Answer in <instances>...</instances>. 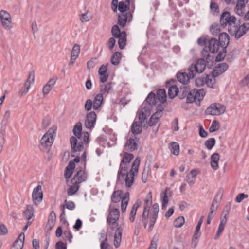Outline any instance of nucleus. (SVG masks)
Segmentation results:
<instances>
[{
	"label": "nucleus",
	"instance_id": "nucleus-59",
	"mask_svg": "<svg viewBox=\"0 0 249 249\" xmlns=\"http://www.w3.org/2000/svg\"><path fill=\"white\" fill-rule=\"evenodd\" d=\"M111 32L112 36L115 38L118 36L119 34L121 33V32H120V30L117 25H114L112 27Z\"/></svg>",
	"mask_w": 249,
	"mask_h": 249
},
{
	"label": "nucleus",
	"instance_id": "nucleus-13",
	"mask_svg": "<svg viewBox=\"0 0 249 249\" xmlns=\"http://www.w3.org/2000/svg\"><path fill=\"white\" fill-rule=\"evenodd\" d=\"M226 208L227 210H224L222 212V216L220 218V224L219 225L216 234L214 238L215 240H217L219 238L221 233L224 231L225 226L227 223V216L229 214V210L230 209V207H228L227 206H226Z\"/></svg>",
	"mask_w": 249,
	"mask_h": 249
},
{
	"label": "nucleus",
	"instance_id": "nucleus-25",
	"mask_svg": "<svg viewBox=\"0 0 249 249\" xmlns=\"http://www.w3.org/2000/svg\"><path fill=\"white\" fill-rule=\"evenodd\" d=\"M249 0H237L236 5L234 8V12L239 16L243 14V11L245 9L246 4Z\"/></svg>",
	"mask_w": 249,
	"mask_h": 249
},
{
	"label": "nucleus",
	"instance_id": "nucleus-61",
	"mask_svg": "<svg viewBox=\"0 0 249 249\" xmlns=\"http://www.w3.org/2000/svg\"><path fill=\"white\" fill-rule=\"evenodd\" d=\"M210 9L213 14L219 12L218 6L215 2H211L210 4Z\"/></svg>",
	"mask_w": 249,
	"mask_h": 249
},
{
	"label": "nucleus",
	"instance_id": "nucleus-7",
	"mask_svg": "<svg viewBox=\"0 0 249 249\" xmlns=\"http://www.w3.org/2000/svg\"><path fill=\"white\" fill-rule=\"evenodd\" d=\"M122 193L121 190L114 191L111 196V200L113 203H117L121 200V210L124 213L126 211L129 200V193L126 192L121 197Z\"/></svg>",
	"mask_w": 249,
	"mask_h": 249
},
{
	"label": "nucleus",
	"instance_id": "nucleus-41",
	"mask_svg": "<svg viewBox=\"0 0 249 249\" xmlns=\"http://www.w3.org/2000/svg\"><path fill=\"white\" fill-rule=\"evenodd\" d=\"M65 205H61L60 206V209L62 211V214H65L64 208L66 207L67 209L70 210H73L75 208V205L73 201H68L65 200L64 201Z\"/></svg>",
	"mask_w": 249,
	"mask_h": 249
},
{
	"label": "nucleus",
	"instance_id": "nucleus-32",
	"mask_svg": "<svg viewBox=\"0 0 249 249\" xmlns=\"http://www.w3.org/2000/svg\"><path fill=\"white\" fill-rule=\"evenodd\" d=\"M126 150L133 151L137 148L136 141L134 138H130L127 140L124 145Z\"/></svg>",
	"mask_w": 249,
	"mask_h": 249
},
{
	"label": "nucleus",
	"instance_id": "nucleus-5",
	"mask_svg": "<svg viewBox=\"0 0 249 249\" xmlns=\"http://www.w3.org/2000/svg\"><path fill=\"white\" fill-rule=\"evenodd\" d=\"M219 47V41L215 38L208 39L206 42V46L201 51L202 57L205 58L207 61H212L213 56H212L209 52L214 53L218 51Z\"/></svg>",
	"mask_w": 249,
	"mask_h": 249
},
{
	"label": "nucleus",
	"instance_id": "nucleus-42",
	"mask_svg": "<svg viewBox=\"0 0 249 249\" xmlns=\"http://www.w3.org/2000/svg\"><path fill=\"white\" fill-rule=\"evenodd\" d=\"M73 133L77 139L80 140L82 137V124L81 123H77L73 129Z\"/></svg>",
	"mask_w": 249,
	"mask_h": 249
},
{
	"label": "nucleus",
	"instance_id": "nucleus-60",
	"mask_svg": "<svg viewBox=\"0 0 249 249\" xmlns=\"http://www.w3.org/2000/svg\"><path fill=\"white\" fill-rule=\"evenodd\" d=\"M93 108V103L91 99H88L85 104V108L87 111H89Z\"/></svg>",
	"mask_w": 249,
	"mask_h": 249
},
{
	"label": "nucleus",
	"instance_id": "nucleus-49",
	"mask_svg": "<svg viewBox=\"0 0 249 249\" xmlns=\"http://www.w3.org/2000/svg\"><path fill=\"white\" fill-rule=\"evenodd\" d=\"M210 31L213 35L217 36L220 34V26L217 23H213L212 25Z\"/></svg>",
	"mask_w": 249,
	"mask_h": 249
},
{
	"label": "nucleus",
	"instance_id": "nucleus-57",
	"mask_svg": "<svg viewBox=\"0 0 249 249\" xmlns=\"http://www.w3.org/2000/svg\"><path fill=\"white\" fill-rule=\"evenodd\" d=\"M172 154L174 155H178L179 153V145L177 142H172Z\"/></svg>",
	"mask_w": 249,
	"mask_h": 249
},
{
	"label": "nucleus",
	"instance_id": "nucleus-27",
	"mask_svg": "<svg viewBox=\"0 0 249 249\" xmlns=\"http://www.w3.org/2000/svg\"><path fill=\"white\" fill-rule=\"evenodd\" d=\"M56 80V77H53L49 80L48 83L44 86L42 90L44 95H46L49 93L55 84Z\"/></svg>",
	"mask_w": 249,
	"mask_h": 249
},
{
	"label": "nucleus",
	"instance_id": "nucleus-22",
	"mask_svg": "<svg viewBox=\"0 0 249 249\" xmlns=\"http://www.w3.org/2000/svg\"><path fill=\"white\" fill-rule=\"evenodd\" d=\"M172 99L177 96H178L180 99H183L187 95V91H186L185 87L181 88L179 90L176 85H172Z\"/></svg>",
	"mask_w": 249,
	"mask_h": 249
},
{
	"label": "nucleus",
	"instance_id": "nucleus-34",
	"mask_svg": "<svg viewBox=\"0 0 249 249\" xmlns=\"http://www.w3.org/2000/svg\"><path fill=\"white\" fill-rule=\"evenodd\" d=\"M220 156L218 153H214L211 157V166L214 170L218 168V161Z\"/></svg>",
	"mask_w": 249,
	"mask_h": 249
},
{
	"label": "nucleus",
	"instance_id": "nucleus-20",
	"mask_svg": "<svg viewBox=\"0 0 249 249\" xmlns=\"http://www.w3.org/2000/svg\"><path fill=\"white\" fill-rule=\"evenodd\" d=\"M96 114L94 112H90L87 114L85 121V126L88 129H92L96 121Z\"/></svg>",
	"mask_w": 249,
	"mask_h": 249
},
{
	"label": "nucleus",
	"instance_id": "nucleus-33",
	"mask_svg": "<svg viewBox=\"0 0 249 249\" xmlns=\"http://www.w3.org/2000/svg\"><path fill=\"white\" fill-rule=\"evenodd\" d=\"M80 51V46L77 44H75L72 49L71 56V63H74L75 60L78 57Z\"/></svg>",
	"mask_w": 249,
	"mask_h": 249
},
{
	"label": "nucleus",
	"instance_id": "nucleus-9",
	"mask_svg": "<svg viewBox=\"0 0 249 249\" xmlns=\"http://www.w3.org/2000/svg\"><path fill=\"white\" fill-rule=\"evenodd\" d=\"M236 23V18L229 12L225 11L222 13L220 18V25L223 27L228 26V30L233 27Z\"/></svg>",
	"mask_w": 249,
	"mask_h": 249
},
{
	"label": "nucleus",
	"instance_id": "nucleus-52",
	"mask_svg": "<svg viewBox=\"0 0 249 249\" xmlns=\"http://www.w3.org/2000/svg\"><path fill=\"white\" fill-rule=\"evenodd\" d=\"M185 220L183 216L177 217L174 221V225L177 228L181 227L184 223Z\"/></svg>",
	"mask_w": 249,
	"mask_h": 249
},
{
	"label": "nucleus",
	"instance_id": "nucleus-31",
	"mask_svg": "<svg viewBox=\"0 0 249 249\" xmlns=\"http://www.w3.org/2000/svg\"><path fill=\"white\" fill-rule=\"evenodd\" d=\"M139 122H134L131 125V131L134 134H139L142 131V124L144 121L141 122L139 119Z\"/></svg>",
	"mask_w": 249,
	"mask_h": 249
},
{
	"label": "nucleus",
	"instance_id": "nucleus-23",
	"mask_svg": "<svg viewBox=\"0 0 249 249\" xmlns=\"http://www.w3.org/2000/svg\"><path fill=\"white\" fill-rule=\"evenodd\" d=\"M228 68V65L225 63H222L215 67L213 71L212 75L213 77H218L224 72Z\"/></svg>",
	"mask_w": 249,
	"mask_h": 249
},
{
	"label": "nucleus",
	"instance_id": "nucleus-30",
	"mask_svg": "<svg viewBox=\"0 0 249 249\" xmlns=\"http://www.w3.org/2000/svg\"><path fill=\"white\" fill-rule=\"evenodd\" d=\"M107 66L102 65L99 69L98 73L100 75V80L102 83L106 82L108 78V74L107 73Z\"/></svg>",
	"mask_w": 249,
	"mask_h": 249
},
{
	"label": "nucleus",
	"instance_id": "nucleus-14",
	"mask_svg": "<svg viewBox=\"0 0 249 249\" xmlns=\"http://www.w3.org/2000/svg\"><path fill=\"white\" fill-rule=\"evenodd\" d=\"M0 18L2 27L6 30H9L12 27L11 18L10 14L5 10L0 11Z\"/></svg>",
	"mask_w": 249,
	"mask_h": 249
},
{
	"label": "nucleus",
	"instance_id": "nucleus-47",
	"mask_svg": "<svg viewBox=\"0 0 249 249\" xmlns=\"http://www.w3.org/2000/svg\"><path fill=\"white\" fill-rule=\"evenodd\" d=\"M121 58V53H120L118 52L114 53L111 59V63L114 65H118L120 62Z\"/></svg>",
	"mask_w": 249,
	"mask_h": 249
},
{
	"label": "nucleus",
	"instance_id": "nucleus-39",
	"mask_svg": "<svg viewBox=\"0 0 249 249\" xmlns=\"http://www.w3.org/2000/svg\"><path fill=\"white\" fill-rule=\"evenodd\" d=\"M152 194L151 192H150L145 196L143 206V211L149 212L150 206L152 204Z\"/></svg>",
	"mask_w": 249,
	"mask_h": 249
},
{
	"label": "nucleus",
	"instance_id": "nucleus-50",
	"mask_svg": "<svg viewBox=\"0 0 249 249\" xmlns=\"http://www.w3.org/2000/svg\"><path fill=\"white\" fill-rule=\"evenodd\" d=\"M196 93V89L191 90L187 95V101L188 103L195 102V96Z\"/></svg>",
	"mask_w": 249,
	"mask_h": 249
},
{
	"label": "nucleus",
	"instance_id": "nucleus-10",
	"mask_svg": "<svg viewBox=\"0 0 249 249\" xmlns=\"http://www.w3.org/2000/svg\"><path fill=\"white\" fill-rule=\"evenodd\" d=\"M120 217V212L117 208H111L109 209V213L107 218V223L112 230L118 227L117 221Z\"/></svg>",
	"mask_w": 249,
	"mask_h": 249
},
{
	"label": "nucleus",
	"instance_id": "nucleus-64",
	"mask_svg": "<svg viewBox=\"0 0 249 249\" xmlns=\"http://www.w3.org/2000/svg\"><path fill=\"white\" fill-rule=\"evenodd\" d=\"M248 197V195L244 194V193H241L237 196L235 198V201L238 203H240L244 199L247 198Z\"/></svg>",
	"mask_w": 249,
	"mask_h": 249
},
{
	"label": "nucleus",
	"instance_id": "nucleus-24",
	"mask_svg": "<svg viewBox=\"0 0 249 249\" xmlns=\"http://www.w3.org/2000/svg\"><path fill=\"white\" fill-rule=\"evenodd\" d=\"M24 234L23 232H22L14 242L10 249H22L24 245Z\"/></svg>",
	"mask_w": 249,
	"mask_h": 249
},
{
	"label": "nucleus",
	"instance_id": "nucleus-12",
	"mask_svg": "<svg viewBox=\"0 0 249 249\" xmlns=\"http://www.w3.org/2000/svg\"><path fill=\"white\" fill-rule=\"evenodd\" d=\"M225 107L220 103L212 104L206 110L205 113L211 115H220L225 111Z\"/></svg>",
	"mask_w": 249,
	"mask_h": 249
},
{
	"label": "nucleus",
	"instance_id": "nucleus-4",
	"mask_svg": "<svg viewBox=\"0 0 249 249\" xmlns=\"http://www.w3.org/2000/svg\"><path fill=\"white\" fill-rule=\"evenodd\" d=\"M56 126L53 125L42 136L39 144V148L41 151H48L52 146L56 137Z\"/></svg>",
	"mask_w": 249,
	"mask_h": 249
},
{
	"label": "nucleus",
	"instance_id": "nucleus-19",
	"mask_svg": "<svg viewBox=\"0 0 249 249\" xmlns=\"http://www.w3.org/2000/svg\"><path fill=\"white\" fill-rule=\"evenodd\" d=\"M80 162V158L76 156L73 160V161H71L65 170L64 176L66 179H69L73 173V170L75 167V163H79Z\"/></svg>",
	"mask_w": 249,
	"mask_h": 249
},
{
	"label": "nucleus",
	"instance_id": "nucleus-43",
	"mask_svg": "<svg viewBox=\"0 0 249 249\" xmlns=\"http://www.w3.org/2000/svg\"><path fill=\"white\" fill-rule=\"evenodd\" d=\"M34 214V208L31 205L27 206L26 209L24 211L23 213V216L28 220L30 219Z\"/></svg>",
	"mask_w": 249,
	"mask_h": 249
},
{
	"label": "nucleus",
	"instance_id": "nucleus-15",
	"mask_svg": "<svg viewBox=\"0 0 249 249\" xmlns=\"http://www.w3.org/2000/svg\"><path fill=\"white\" fill-rule=\"evenodd\" d=\"M32 196L34 204L37 206L43 199V193L41 185H38L34 189Z\"/></svg>",
	"mask_w": 249,
	"mask_h": 249
},
{
	"label": "nucleus",
	"instance_id": "nucleus-3",
	"mask_svg": "<svg viewBox=\"0 0 249 249\" xmlns=\"http://www.w3.org/2000/svg\"><path fill=\"white\" fill-rule=\"evenodd\" d=\"M129 0H123L118 3V10L120 14L118 16V23L123 27H124L126 22H130L132 18V13L126 11L129 9Z\"/></svg>",
	"mask_w": 249,
	"mask_h": 249
},
{
	"label": "nucleus",
	"instance_id": "nucleus-44",
	"mask_svg": "<svg viewBox=\"0 0 249 249\" xmlns=\"http://www.w3.org/2000/svg\"><path fill=\"white\" fill-rule=\"evenodd\" d=\"M196 96H195V102H198L202 100L204 95L206 94V91L203 89H196Z\"/></svg>",
	"mask_w": 249,
	"mask_h": 249
},
{
	"label": "nucleus",
	"instance_id": "nucleus-53",
	"mask_svg": "<svg viewBox=\"0 0 249 249\" xmlns=\"http://www.w3.org/2000/svg\"><path fill=\"white\" fill-rule=\"evenodd\" d=\"M55 222V214L54 212H52L50 214V218L48 221V225H49L50 229L54 225Z\"/></svg>",
	"mask_w": 249,
	"mask_h": 249
},
{
	"label": "nucleus",
	"instance_id": "nucleus-26",
	"mask_svg": "<svg viewBox=\"0 0 249 249\" xmlns=\"http://www.w3.org/2000/svg\"><path fill=\"white\" fill-rule=\"evenodd\" d=\"M113 91V86L112 83H107L101 86L100 93L102 96H106L108 94Z\"/></svg>",
	"mask_w": 249,
	"mask_h": 249
},
{
	"label": "nucleus",
	"instance_id": "nucleus-40",
	"mask_svg": "<svg viewBox=\"0 0 249 249\" xmlns=\"http://www.w3.org/2000/svg\"><path fill=\"white\" fill-rule=\"evenodd\" d=\"M104 97L101 94H98L94 98L93 103V109L94 110L98 109L102 104Z\"/></svg>",
	"mask_w": 249,
	"mask_h": 249
},
{
	"label": "nucleus",
	"instance_id": "nucleus-51",
	"mask_svg": "<svg viewBox=\"0 0 249 249\" xmlns=\"http://www.w3.org/2000/svg\"><path fill=\"white\" fill-rule=\"evenodd\" d=\"M31 87V85L28 83V81H26L24 86L22 87L20 89L19 94L20 96H24L26 95L28 92Z\"/></svg>",
	"mask_w": 249,
	"mask_h": 249
},
{
	"label": "nucleus",
	"instance_id": "nucleus-46",
	"mask_svg": "<svg viewBox=\"0 0 249 249\" xmlns=\"http://www.w3.org/2000/svg\"><path fill=\"white\" fill-rule=\"evenodd\" d=\"M72 185H71L68 190L67 193L69 196H71L74 195L79 190V186L77 183H72Z\"/></svg>",
	"mask_w": 249,
	"mask_h": 249
},
{
	"label": "nucleus",
	"instance_id": "nucleus-54",
	"mask_svg": "<svg viewBox=\"0 0 249 249\" xmlns=\"http://www.w3.org/2000/svg\"><path fill=\"white\" fill-rule=\"evenodd\" d=\"M219 123L217 120H214L212 122V124L209 128L210 132H214L219 129Z\"/></svg>",
	"mask_w": 249,
	"mask_h": 249
},
{
	"label": "nucleus",
	"instance_id": "nucleus-16",
	"mask_svg": "<svg viewBox=\"0 0 249 249\" xmlns=\"http://www.w3.org/2000/svg\"><path fill=\"white\" fill-rule=\"evenodd\" d=\"M159 211V205L158 203H154L152 207V211L151 212L150 220H149V231L150 232L152 231L153 228L157 220L158 214Z\"/></svg>",
	"mask_w": 249,
	"mask_h": 249
},
{
	"label": "nucleus",
	"instance_id": "nucleus-1",
	"mask_svg": "<svg viewBox=\"0 0 249 249\" xmlns=\"http://www.w3.org/2000/svg\"><path fill=\"white\" fill-rule=\"evenodd\" d=\"M166 90L163 89L158 90L156 94L150 92L146 98V102L142 105L138 111L139 119L141 122L144 121L150 115L151 109L155 107L156 112L151 116L148 122L149 126L155 125L162 116L164 109L163 104L166 101Z\"/></svg>",
	"mask_w": 249,
	"mask_h": 249
},
{
	"label": "nucleus",
	"instance_id": "nucleus-45",
	"mask_svg": "<svg viewBox=\"0 0 249 249\" xmlns=\"http://www.w3.org/2000/svg\"><path fill=\"white\" fill-rule=\"evenodd\" d=\"M216 77H213L212 75V76H210L209 75H207L205 77L206 81L205 84H207V86L211 88H215V78Z\"/></svg>",
	"mask_w": 249,
	"mask_h": 249
},
{
	"label": "nucleus",
	"instance_id": "nucleus-6",
	"mask_svg": "<svg viewBox=\"0 0 249 249\" xmlns=\"http://www.w3.org/2000/svg\"><path fill=\"white\" fill-rule=\"evenodd\" d=\"M89 135L87 132H84L82 133V137L79 140L75 137H71L70 139V143L73 153H76L82 151L84 148V142H88Z\"/></svg>",
	"mask_w": 249,
	"mask_h": 249
},
{
	"label": "nucleus",
	"instance_id": "nucleus-11",
	"mask_svg": "<svg viewBox=\"0 0 249 249\" xmlns=\"http://www.w3.org/2000/svg\"><path fill=\"white\" fill-rule=\"evenodd\" d=\"M198 59L196 64L191 65L188 68V71H190L194 74L195 76L196 73H202L206 68V63H209L210 61H207L205 58Z\"/></svg>",
	"mask_w": 249,
	"mask_h": 249
},
{
	"label": "nucleus",
	"instance_id": "nucleus-63",
	"mask_svg": "<svg viewBox=\"0 0 249 249\" xmlns=\"http://www.w3.org/2000/svg\"><path fill=\"white\" fill-rule=\"evenodd\" d=\"M206 78L205 77H200L196 79V85L198 87H201L205 84Z\"/></svg>",
	"mask_w": 249,
	"mask_h": 249
},
{
	"label": "nucleus",
	"instance_id": "nucleus-17",
	"mask_svg": "<svg viewBox=\"0 0 249 249\" xmlns=\"http://www.w3.org/2000/svg\"><path fill=\"white\" fill-rule=\"evenodd\" d=\"M87 178V175L81 168L76 169V173L74 175L71 180L72 183L79 184L85 181Z\"/></svg>",
	"mask_w": 249,
	"mask_h": 249
},
{
	"label": "nucleus",
	"instance_id": "nucleus-38",
	"mask_svg": "<svg viewBox=\"0 0 249 249\" xmlns=\"http://www.w3.org/2000/svg\"><path fill=\"white\" fill-rule=\"evenodd\" d=\"M219 40V43L220 45L223 47H225L229 43V37L228 35L225 33L220 34Z\"/></svg>",
	"mask_w": 249,
	"mask_h": 249
},
{
	"label": "nucleus",
	"instance_id": "nucleus-21",
	"mask_svg": "<svg viewBox=\"0 0 249 249\" xmlns=\"http://www.w3.org/2000/svg\"><path fill=\"white\" fill-rule=\"evenodd\" d=\"M176 77L178 82L183 84H187L195 76L192 72L188 71V73L186 72H178L177 74Z\"/></svg>",
	"mask_w": 249,
	"mask_h": 249
},
{
	"label": "nucleus",
	"instance_id": "nucleus-35",
	"mask_svg": "<svg viewBox=\"0 0 249 249\" xmlns=\"http://www.w3.org/2000/svg\"><path fill=\"white\" fill-rule=\"evenodd\" d=\"M116 38H118V45L119 48L121 49H124L126 43V33L124 31L122 32L121 33L119 34V36H117Z\"/></svg>",
	"mask_w": 249,
	"mask_h": 249
},
{
	"label": "nucleus",
	"instance_id": "nucleus-18",
	"mask_svg": "<svg viewBox=\"0 0 249 249\" xmlns=\"http://www.w3.org/2000/svg\"><path fill=\"white\" fill-rule=\"evenodd\" d=\"M149 212L143 211L142 218L138 219L136 221V229H140L142 225H143L144 229H146L148 223V228L149 227L150 217L149 216Z\"/></svg>",
	"mask_w": 249,
	"mask_h": 249
},
{
	"label": "nucleus",
	"instance_id": "nucleus-29",
	"mask_svg": "<svg viewBox=\"0 0 249 249\" xmlns=\"http://www.w3.org/2000/svg\"><path fill=\"white\" fill-rule=\"evenodd\" d=\"M170 189L167 188L165 192H162L160 194V199L162 203V209H165L167 208V206L168 203V195L170 196Z\"/></svg>",
	"mask_w": 249,
	"mask_h": 249
},
{
	"label": "nucleus",
	"instance_id": "nucleus-36",
	"mask_svg": "<svg viewBox=\"0 0 249 249\" xmlns=\"http://www.w3.org/2000/svg\"><path fill=\"white\" fill-rule=\"evenodd\" d=\"M140 205L141 201L137 200V202L133 205L129 215V220L131 222H133L134 221L137 209Z\"/></svg>",
	"mask_w": 249,
	"mask_h": 249
},
{
	"label": "nucleus",
	"instance_id": "nucleus-28",
	"mask_svg": "<svg viewBox=\"0 0 249 249\" xmlns=\"http://www.w3.org/2000/svg\"><path fill=\"white\" fill-rule=\"evenodd\" d=\"M123 229L121 227H117L114 236V245L116 248L120 245L122 239Z\"/></svg>",
	"mask_w": 249,
	"mask_h": 249
},
{
	"label": "nucleus",
	"instance_id": "nucleus-48",
	"mask_svg": "<svg viewBox=\"0 0 249 249\" xmlns=\"http://www.w3.org/2000/svg\"><path fill=\"white\" fill-rule=\"evenodd\" d=\"M200 228H198V227L196 226L192 241V245L194 248L196 246L197 242H196V240L199 237V232L200 231Z\"/></svg>",
	"mask_w": 249,
	"mask_h": 249
},
{
	"label": "nucleus",
	"instance_id": "nucleus-62",
	"mask_svg": "<svg viewBox=\"0 0 249 249\" xmlns=\"http://www.w3.org/2000/svg\"><path fill=\"white\" fill-rule=\"evenodd\" d=\"M63 236L65 239L68 240L70 243L71 242L73 237L71 231H65L63 233Z\"/></svg>",
	"mask_w": 249,
	"mask_h": 249
},
{
	"label": "nucleus",
	"instance_id": "nucleus-58",
	"mask_svg": "<svg viewBox=\"0 0 249 249\" xmlns=\"http://www.w3.org/2000/svg\"><path fill=\"white\" fill-rule=\"evenodd\" d=\"M226 55V50L225 47H223L222 51L219 52L217 56L216 57V61H221L223 60Z\"/></svg>",
	"mask_w": 249,
	"mask_h": 249
},
{
	"label": "nucleus",
	"instance_id": "nucleus-2",
	"mask_svg": "<svg viewBox=\"0 0 249 249\" xmlns=\"http://www.w3.org/2000/svg\"><path fill=\"white\" fill-rule=\"evenodd\" d=\"M133 158V154L124 153L117 172V185H124L125 187L129 189L133 185L134 177L137 175L141 161L140 158L138 157L131 164L130 162Z\"/></svg>",
	"mask_w": 249,
	"mask_h": 249
},
{
	"label": "nucleus",
	"instance_id": "nucleus-37",
	"mask_svg": "<svg viewBox=\"0 0 249 249\" xmlns=\"http://www.w3.org/2000/svg\"><path fill=\"white\" fill-rule=\"evenodd\" d=\"M222 196H223L222 191H221L220 190L218 191V192L217 193V194L215 196L214 199L213 200V201L212 202L211 207L214 208V209L215 208V209H217V208L219 206V204L220 203V202L222 199Z\"/></svg>",
	"mask_w": 249,
	"mask_h": 249
},
{
	"label": "nucleus",
	"instance_id": "nucleus-55",
	"mask_svg": "<svg viewBox=\"0 0 249 249\" xmlns=\"http://www.w3.org/2000/svg\"><path fill=\"white\" fill-rule=\"evenodd\" d=\"M215 143V139L213 138H211L209 139L205 142V145L208 149L210 150L214 145Z\"/></svg>",
	"mask_w": 249,
	"mask_h": 249
},
{
	"label": "nucleus",
	"instance_id": "nucleus-56",
	"mask_svg": "<svg viewBox=\"0 0 249 249\" xmlns=\"http://www.w3.org/2000/svg\"><path fill=\"white\" fill-rule=\"evenodd\" d=\"M92 18V16L88 12L81 14L80 20L82 22H86L89 21Z\"/></svg>",
	"mask_w": 249,
	"mask_h": 249
},
{
	"label": "nucleus",
	"instance_id": "nucleus-8",
	"mask_svg": "<svg viewBox=\"0 0 249 249\" xmlns=\"http://www.w3.org/2000/svg\"><path fill=\"white\" fill-rule=\"evenodd\" d=\"M249 30V23H244L242 25H238L237 23L230 29L229 33L231 36H234L236 39L241 38Z\"/></svg>",
	"mask_w": 249,
	"mask_h": 249
}]
</instances>
